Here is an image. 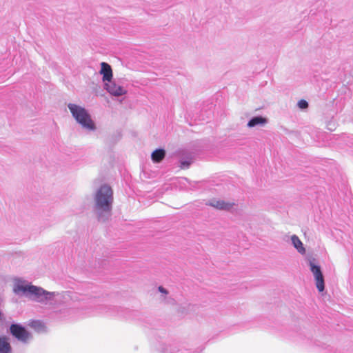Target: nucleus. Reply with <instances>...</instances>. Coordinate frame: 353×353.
<instances>
[{
    "mask_svg": "<svg viewBox=\"0 0 353 353\" xmlns=\"http://www.w3.org/2000/svg\"><path fill=\"white\" fill-rule=\"evenodd\" d=\"M68 107L75 120L84 128L94 130L95 125L87 110L76 104L69 103Z\"/></svg>",
    "mask_w": 353,
    "mask_h": 353,
    "instance_id": "nucleus-1",
    "label": "nucleus"
},
{
    "mask_svg": "<svg viewBox=\"0 0 353 353\" xmlns=\"http://www.w3.org/2000/svg\"><path fill=\"white\" fill-rule=\"evenodd\" d=\"M14 290L15 292H28L34 296V300L39 302H43L50 299L54 294V292L46 291L41 288L33 285H26L22 283H17Z\"/></svg>",
    "mask_w": 353,
    "mask_h": 353,
    "instance_id": "nucleus-2",
    "label": "nucleus"
},
{
    "mask_svg": "<svg viewBox=\"0 0 353 353\" xmlns=\"http://www.w3.org/2000/svg\"><path fill=\"white\" fill-rule=\"evenodd\" d=\"M128 83L125 80H112V97H117V101L121 103L125 99L128 93ZM112 98V102L113 101Z\"/></svg>",
    "mask_w": 353,
    "mask_h": 353,
    "instance_id": "nucleus-3",
    "label": "nucleus"
},
{
    "mask_svg": "<svg viewBox=\"0 0 353 353\" xmlns=\"http://www.w3.org/2000/svg\"><path fill=\"white\" fill-rule=\"evenodd\" d=\"M110 199V188L107 185L102 186L96 196L97 208L103 210H108Z\"/></svg>",
    "mask_w": 353,
    "mask_h": 353,
    "instance_id": "nucleus-4",
    "label": "nucleus"
},
{
    "mask_svg": "<svg viewBox=\"0 0 353 353\" xmlns=\"http://www.w3.org/2000/svg\"><path fill=\"white\" fill-rule=\"evenodd\" d=\"M310 271L312 272L316 288L319 292H323L325 288L324 277L322 274L321 267L315 263V259H311L309 261Z\"/></svg>",
    "mask_w": 353,
    "mask_h": 353,
    "instance_id": "nucleus-5",
    "label": "nucleus"
},
{
    "mask_svg": "<svg viewBox=\"0 0 353 353\" xmlns=\"http://www.w3.org/2000/svg\"><path fill=\"white\" fill-rule=\"evenodd\" d=\"M10 332L14 337L23 343H26L31 337L30 333L19 324H12L10 327Z\"/></svg>",
    "mask_w": 353,
    "mask_h": 353,
    "instance_id": "nucleus-6",
    "label": "nucleus"
},
{
    "mask_svg": "<svg viewBox=\"0 0 353 353\" xmlns=\"http://www.w3.org/2000/svg\"><path fill=\"white\" fill-rule=\"evenodd\" d=\"M209 205L219 210H228L232 208L233 204L231 203L225 202L223 200L213 199L209 202Z\"/></svg>",
    "mask_w": 353,
    "mask_h": 353,
    "instance_id": "nucleus-7",
    "label": "nucleus"
},
{
    "mask_svg": "<svg viewBox=\"0 0 353 353\" xmlns=\"http://www.w3.org/2000/svg\"><path fill=\"white\" fill-rule=\"evenodd\" d=\"M12 347L9 339L6 336H0V353H11Z\"/></svg>",
    "mask_w": 353,
    "mask_h": 353,
    "instance_id": "nucleus-8",
    "label": "nucleus"
},
{
    "mask_svg": "<svg viewBox=\"0 0 353 353\" xmlns=\"http://www.w3.org/2000/svg\"><path fill=\"white\" fill-rule=\"evenodd\" d=\"M291 242L299 253L301 254H305V248H304L302 241L296 235L293 234L291 236Z\"/></svg>",
    "mask_w": 353,
    "mask_h": 353,
    "instance_id": "nucleus-9",
    "label": "nucleus"
},
{
    "mask_svg": "<svg viewBox=\"0 0 353 353\" xmlns=\"http://www.w3.org/2000/svg\"><path fill=\"white\" fill-rule=\"evenodd\" d=\"M165 155V152L163 149H157L151 154L152 159L155 163L161 161Z\"/></svg>",
    "mask_w": 353,
    "mask_h": 353,
    "instance_id": "nucleus-10",
    "label": "nucleus"
},
{
    "mask_svg": "<svg viewBox=\"0 0 353 353\" xmlns=\"http://www.w3.org/2000/svg\"><path fill=\"white\" fill-rule=\"evenodd\" d=\"M101 74H103V80L110 81V65L105 62L101 63Z\"/></svg>",
    "mask_w": 353,
    "mask_h": 353,
    "instance_id": "nucleus-11",
    "label": "nucleus"
},
{
    "mask_svg": "<svg viewBox=\"0 0 353 353\" xmlns=\"http://www.w3.org/2000/svg\"><path fill=\"white\" fill-rule=\"evenodd\" d=\"M266 123V119L262 117H254L248 123L249 128H253L259 125H263Z\"/></svg>",
    "mask_w": 353,
    "mask_h": 353,
    "instance_id": "nucleus-12",
    "label": "nucleus"
},
{
    "mask_svg": "<svg viewBox=\"0 0 353 353\" xmlns=\"http://www.w3.org/2000/svg\"><path fill=\"white\" fill-rule=\"evenodd\" d=\"M192 161L190 159H181L180 161V168L181 169H188Z\"/></svg>",
    "mask_w": 353,
    "mask_h": 353,
    "instance_id": "nucleus-13",
    "label": "nucleus"
},
{
    "mask_svg": "<svg viewBox=\"0 0 353 353\" xmlns=\"http://www.w3.org/2000/svg\"><path fill=\"white\" fill-rule=\"evenodd\" d=\"M297 105L300 109H306L308 107V103L305 100L301 99L298 101Z\"/></svg>",
    "mask_w": 353,
    "mask_h": 353,
    "instance_id": "nucleus-14",
    "label": "nucleus"
},
{
    "mask_svg": "<svg viewBox=\"0 0 353 353\" xmlns=\"http://www.w3.org/2000/svg\"><path fill=\"white\" fill-rule=\"evenodd\" d=\"M159 291L163 294V295H166L168 294V291L166 289H165L162 286H159V288H158Z\"/></svg>",
    "mask_w": 353,
    "mask_h": 353,
    "instance_id": "nucleus-15",
    "label": "nucleus"
},
{
    "mask_svg": "<svg viewBox=\"0 0 353 353\" xmlns=\"http://www.w3.org/2000/svg\"><path fill=\"white\" fill-rule=\"evenodd\" d=\"M105 87H106V89L108 91H109V89H108V83H105Z\"/></svg>",
    "mask_w": 353,
    "mask_h": 353,
    "instance_id": "nucleus-16",
    "label": "nucleus"
},
{
    "mask_svg": "<svg viewBox=\"0 0 353 353\" xmlns=\"http://www.w3.org/2000/svg\"><path fill=\"white\" fill-rule=\"evenodd\" d=\"M121 133H119V134H118V139L121 138Z\"/></svg>",
    "mask_w": 353,
    "mask_h": 353,
    "instance_id": "nucleus-17",
    "label": "nucleus"
}]
</instances>
